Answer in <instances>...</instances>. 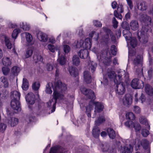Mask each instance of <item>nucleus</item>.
<instances>
[{"label": "nucleus", "mask_w": 153, "mask_h": 153, "mask_svg": "<svg viewBox=\"0 0 153 153\" xmlns=\"http://www.w3.org/2000/svg\"><path fill=\"white\" fill-rule=\"evenodd\" d=\"M140 122L141 123L145 125L146 126V128L149 129H150V126L146 118L144 117H141L140 119Z\"/></svg>", "instance_id": "34"}, {"label": "nucleus", "mask_w": 153, "mask_h": 153, "mask_svg": "<svg viewBox=\"0 0 153 153\" xmlns=\"http://www.w3.org/2000/svg\"><path fill=\"white\" fill-rule=\"evenodd\" d=\"M18 119L15 117H10L5 121L6 123L7 124L11 127L16 126L18 124Z\"/></svg>", "instance_id": "9"}, {"label": "nucleus", "mask_w": 153, "mask_h": 153, "mask_svg": "<svg viewBox=\"0 0 153 153\" xmlns=\"http://www.w3.org/2000/svg\"><path fill=\"white\" fill-rule=\"evenodd\" d=\"M107 75L109 79H114V82L115 83H116V80L117 79L116 78V74L114 71L111 69H108L107 70Z\"/></svg>", "instance_id": "20"}, {"label": "nucleus", "mask_w": 153, "mask_h": 153, "mask_svg": "<svg viewBox=\"0 0 153 153\" xmlns=\"http://www.w3.org/2000/svg\"><path fill=\"white\" fill-rule=\"evenodd\" d=\"M69 71L70 74L74 77H76L78 75L77 70L75 68H70Z\"/></svg>", "instance_id": "31"}, {"label": "nucleus", "mask_w": 153, "mask_h": 153, "mask_svg": "<svg viewBox=\"0 0 153 153\" xmlns=\"http://www.w3.org/2000/svg\"><path fill=\"white\" fill-rule=\"evenodd\" d=\"M102 29L104 31L109 33L110 34L111 39L112 41H115V40L116 38L115 36L112 34V32L109 29L106 27H103Z\"/></svg>", "instance_id": "39"}, {"label": "nucleus", "mask_w": 153, "mask_h": 153, "mask_svg": "<svg viewBox=\"0 0 153 153\" xmlns=\"http://www.w3.org/2000/svg\"><path fill=\"white\" fill-rule=\"evenodd\" d=\"M29 87V83L28 81L26 78H23V83L22 88L23 90L26 91Z\"/></svg>", "instance_id": "37"}, {"label": "nucleus", "mask_w": 153, "mask_h": 153, "mask_svg": "<svg viewBox=\"0 0 153 153\" xmlns=\"http://www.w3.org/2000/svg\"><path fill=\"white\" fill-rule=\"evenodd\" d=\"M109 145L107 143H104L102 145V149L103 152H107L110 148Z\"/></svg>", "instance_id": "47"}, {"label": "nucleus", "mask_w": 153, "mask_h": 153, "mask_svg": "<svg viewBox=\"0 0 153 153\" xmlns=\"http://www.w3.org/2000/svg\"><path fill=\"white\" fill-rule=\"evenodd\" d=\"M81 90L82 92L88 98L93 100L95 99V96L94 92L91 90H88L84 88Z\"/></svg>", "instance_id": "7"}, {"label": "nucleus", "mask_w": 153, "mask_h": 153, "mask_svg": "<svg viewBox=\"0 0 153 153\" xmlns=\"http://www.w3.org/2000/svg\"><path fill=\"white\" fill-rule=\"evenodd\" d=\"M139 19L143 26L142 31L140 32V36L138 35V38L141 40L140 41L144 43L146 42L148 37L147 32L149 29V26L151 24V18L146 14H143L140 16Z\"/></svg>", "instance_id": "2"}, {"label": "nucleus", "mask_w": 153, "mask_h": 153, "mask_svg": "<svg viewBox=\"0 0 153 153\" xmlns=\"http://www.w3.org/2000/svg\"><path fill=\"white\" fill-rule=\"evenodd\" d=\"M24 33L25 34L26 39L27 42L29 43H30L33 39L32 36L31 34L27 32H25Z\"/></svg>", "instance_id": "44"}, {"label": "nucleus", "mask_w": 153, "mask_h": 153, "mask_svg": "<svg viewBox=\"0 0 153 153\" xmlns=\"http://www.w3.org/2000/svg\"><path fill=\"white\" fill-rule=\"evenodd\" d=\"M133 150V147L130 144L126 145L125 146H122L120 149L121 153H130Z\"/></svg>", "instance_id": "12"}, {"label": "nucleus", "mask_w": 153, "mask_h": 153, "mask_svg": "<svg viewBox=\"0 0 153 153\" xmlns=\"http://www.w3.org/2000/svg\"><path fill=\"white\" fill-rule=\"evenodd\" d=\"M97 58L100 60L102 61L106 65H109L111 62V57L109 52H105V53L102 54L100 56H97Z\"/></svg>", "instance_id": "5"}, {"label": "nucleus", "mask_w": 153, "mask_h": 153, "mask_svg": "<svg viewBox=\"0 0 153 153\" xmlns=\"http://www.w3.org/2000/svg\"><path fill=\"white\" fill-rule=\"evenodd\" d=\"M90 65H91L90 66V68L91 69V71L93 73L95 70L97 64L94 62H92Z\"/></svg>", "instance_id": "51"}, {"label": "nucleus", "mask_w": 153, "mask_h": 153, "mask_svg": "<svg viewBox=\"0 0 153 153\" xmlns=\"http://www.w3.org/2000/svg\"><path fill=\"white\" fill-rule=\"evenodd\" d=\"M19 32L20 30L19 29H15L13 31L12 35V38L16 39Z\"/></svg>", "instance_id": "50"}, {"label": "nucleus", "mask_w": 153, "mask_h": 153, "mask_svg": "<svg viewBox=\"0 0 153 153\" xmlns=\"http://www.w3.org/2000/svg\"><path fill=\"white\" fill-rule=\"evenodd\" d=\"M37 37L39 40L42 42H46L48 39L47 36L45 33L39 32L37 34Z\"/></svg>", "instance_id": "18"}, {"label": "nucleus", "mask_w": 153, "mask_h": 153, "mask_svg": "<svg viewBox=\"0 0 153 153\" xmlns=\"http://www.w3.org/2000/svg\"><path fill=\"white\" fill-rule=\"evenodd\" d=\"M73 64L76 66H78L80 63V60L79 58L76 55L73 56L72 59Z\"/></svg>", "instance_id": "33"}, {"label": "nucleus", "mask_w": 153, "mask_h": 153, "mask_svg": "<svg viewBox=\"0 0 153 153\" xmlns=\"http://www.w3.org/2000/svg\"><path fill=\"white\" fill-rule=\"evenodd\" d=\"M10 69L8 67H3L2 68V71L4 75H7L10 71Z\"/></svg>", "instance_id": "55"}, {"label": "nucleus", "mask_w": 153, "mask_h": 153, "mask_svg": "<svg viewBox=\"0 0 153 153\" xmlns=\"http://www.w3.org/2000/svg\"><path fill=\"white\" fill-rule=\"evenodd\" d=\"M20 26L23 29L25 30H28L30 28V25L26 23H22L20 25Z\"/></svg>", "instance_id": "46"}, {"label": "nucleus", "mask_w": 153, "mask_h": 153, "mask_svg": "<svg viewBox=\"0 0 153 153\" xmlns=\"http://www.w3.org/2000/svg\"><path fill=\"white\" fill-rule=\"evenodd\" d=\"M117 73L118 74V77L119 79L117 80L118 82L121 80L123 78H128V74L127 72H126L124 70L119 69L117 70Z\"/></svg>", "instance_id": "10"}, {"label": "nucleus", "mask_w": 153, "mask_h": 153, "mask_svg": "<svg viewBox=\"0 0 153 153\" xmlns=\"http://www.w3.org/2000/svg\"><path fill=\"white\" fill-rule=\"evenodd\" d=\"M134 111L136 114H139L141 112L140 108L137 106H135L134 107Z\"/></svg>", "instance_id": "60"}, {"label": "nucleus", "mask_w": 153, "mask_h": 153, "mask_svg": "<svg viewBox=\"0 0 153 153\" xmlns=\"http://www.w3.org/2000/svg\"><path fill=\"white\" fill-rule=\"evenodd\" d=\"M112 22L113 27L114 28H116L118 27V22L114 17L113 18Z\"/></svg>", "instance_id": "59"}, {"label": "nucleus", "mask_w": 153, "mask_h": 153, "mask_svg": "<svg viewBox=\"0 0 153 153\" xmlns=\"http://www.w3.org/2000/svg\"><path fill=\"white\" fill-rule=\"evenodd\" d=\"M100 133V129L97 126H95L92 130V134L94 137L96 138L98 137Z\"/></svg>", "instance_id": "27"}, {"label": "nucleus", "mask_w": 153, "mask_h": 153, "mask_svg": "<svg viewBox=\"0 0 153 153\" xmlns=\"http://www.w3.org/2000/svg\"><path fill=\"white\" fill-rule=\"evenodd\" d=\"M26 100L28 103L33 104L35 102V96L33 93H29L26 97Z\"/></svg>", "instance_id": "13"}, {"label": "nucleus", "mask_w": 153, "mask_h": 153, "mask_svg": "<svg viewBox=\"0 0 153 153\" xmlns=\"http://www.w3.org/2000/svg\"><path fill=\"white\" fill-rule=\"evenodd\" d=\"M111 51L112 54L115 55L117 53V49L114 45H112L111 47Z\"/></svg>", "instance_id": "53"}, {"label": "nucleus", "mask_w": 153, "mask_h": 153, "mask_svg": "<svg viewBox=\"0 0 153 153\" xmlns=\"http://www.w3.org/2000/svg\"><path fill=\"white\" fill-rule=\"evenodd\" d=\"M107 132L109 137L111 139H114L115 137V134L114 131L111 128L107 129Z\"/></svg>", "instance_id": "32"}, {"label": "nucleus", "mask_w": 153, "mask_h": 153, "mask_svg": "<svg viewBox=\"0 0 153 153\" xmlns=\"http://www.w3.org/2000/svg\"><path fill=\"white\" fill-rule=\"evenodd\" d=\"M20 71L19 68L17 66H14L13 67L11 70V71L13 74H17Z\"/></svg>", "instance_id": "52"}, {"label": "nucleus", "mask_w": 153, "mask_h": 153, "mask_svg": "<svg viewBox=\"0 0 153 153\" xmlns=\"http://www.w3.org/2000/svg\"><path fill=\"white\" fill-rule=\"evenodd\" d=\"M11 97L12 100H19L20 97V94L18 91H14L11 93Z\"/></svg>", "instance_id": "26"}, {"label": "nucleus", "mask_w": 153, "mask_h": 153, "mask_svg": "<svg viewBox=\"0 0 153 153\" xmlns=\"http://www.w3.org/2000/svg\"><path fill=\"white\" fill-rule=\"evenodd\" d=\"M121 26L124 30L130 29L128 24L126 22H123L121 24Z\"/></svg>", "instance_id": "54"}, {"label": "nucleus", "mask_w": 153, "mask_h": 153, "mask_svg": "<svg viewBox=\"0 0 153 153\" xmlns=\"http://www.w3.org/2000/svg\"><path fill=\"white\" fill-rule=\"evenodd\" d=\"M83 77L85 81L87 83H89L91 82V76L88 71H85L83 73Z\"/></svg>", "instance_id": "19"}, {"label": "nucleus", "mask_w": 153, "mask_h": 153, "mask_svg": "<svg viewBox=\"0 0 153 153\" xmlns=\"http://www.w3.org/2000/svg\"><path fill=\"white\" fill-rule=\"evenodd\" d=\"M126 117L130 120H133L135 118L134 114L132 112H128L126 114Z\"/></svg>", "instance_id": "45"}, {"label": "nucleus", "mask_w": 153, "mask_h": 153, "mask_svg": "<svg viewBox=\"0 0 153 153\" xmlns=\"http://www.w3.org/2000/svg\"><path fill=\"white\" fill-rule=\"evenodd\" d=\"M4 38L6 46L7 48L11 49L12 47V45L9 40V38L7 36H5Z\"/></svg>", "instance_id": "38"}, {"label": "nucleus", "mask_w": 153, "mask_h": 153, "mask_svg": "<svg viewBox=\"0 0 153 153\" xmlns=\"http://www.w3.org/2000/svg\"><path fill=\"white\" fill-rule=\"evenodd\" d=\"M70 48L68 45H64V51L65 53H68L70 51Z\"/></svg>", "instance_id": "64"}, {"label": "nucleus", "mask_w": 153, "mask_h": 153, "mask_svg": "<svg viewBox=\"0 0 153 153\" xmlns=\"http://www.w3.org/2000/svg\"><path fill=\"white\" fill-rule=\"evenodd\" d=\"M137 8L141 11H144L147 9V5L145 2L142 1L139 4L137 5Z\"/></svg>", "instance_id": "28"}, {"label": "nucleus", "mask_w": 153, "mask_h": 153, "mask_svg": "<svg viewBox=\"0 0 153 153\" xmlns=\"http://www.w3.org/2000/svg\"><path fill=\"white\" fill-rule=\"evenodd\" d=\"M40 86V84L39 82H35L32 84V88L34 91H37L38 90Z\"/></svg>", "instance_id": "40"}, {"label": "nucleus", "mask_w": 153, "mask_h": 153, "mask_svg": "<svg viewBox=\"0 0 153 153\" xmlns=\"http://www.w3.org/2000/svg\"><path fill=\"white\" fill-rule=\"evenodd\" d=\"M122 101L124 105L128 106L132 103V98L131 96L129 94H126L123 97Z\"/></svg>", "instance_id": "11"}, {"label": "nucleus", "mask_w": 153, "mask_h": 153, "mask_svg": "<svg viewBox=\"0 0 153 153\" xmlns=\"http://www.w3.org/2000/svg\"><path fill=\"white\" fill-rule=\"evenodd\" d=\"M67 87L65 84L63 83L61 81H59L55 84L53 87V98L47 102L48 107L52 106V112L55 111L57 99L62 100L64 99L63 93L66 90Z\"/></svg>", "instance_id": "1"}, {"label": "nucleus", "mask_w": 153, "mask_h": 153, "mask_svg": "<svg viewBox=\"0 0 153 153\" xmlns=\"http://www.w3.org/2000/svg\"><path fill=\"white\" fill-rule=\"evenodd\" d=\"M131 86L134 88L140 89L143 88L144 84L142 80L135 78L133 79L131 83Z\"/></svg>", "instance_id": "6"}, {"label": "nucleus", "mask_w": 153, "mask_h": 153, "mask_svg": "<svg viewBox=\"0 0 153 153\" xmlns=\"http://www.w3.org/2000/svg\"><path fill=\"white\" fill-rule=\"evenodd\" d=\"M78 55L82 59H87L88 56V50H81L78 53Z\"/></svg>", "instance_id": "17"}, {"label": "nucleus", "mask_w": 153, "mask_h": 153, "mask_svg": "<svg viewBox=\"0 0 153 153\" xmlns=\"http://www.w3.org/2000/svg\"><path fill=\"white\" fill-rule=\"evenodd\" d=\"M2 63L4 66L9 67L11 65V60L9 57H4L2 59Z\"/></svg>", "instance_id": "23"}, {"label": "nucleus", "mask_w": 153, "mask_h": 153, "mask_svg": "<svg viewBox=\"0 0 153 153\" xmlns=\"http://www.w3.org/2000/svg\"><path fill=\"white\" fill-rule=\"evenodd\" d=\"M130 26L131 29L134 30H137L139 27L138 22L135 20L131 21L130 23Z\"/></svg>", "instance_id": "21"}, {"label": "nucleus", "mask_w": 153, "mask_h": 153, "mask_svg": "<svg viewBox=\"0 0 153 153\" xmlns=\"http://www.w3.org/2000/svg\"><path fill=\"white\" fill-rule=\"evenodd\" d=\"M58 58L57 61L59 64L61 65H64L66 62V59L65 56L63 55H60V52L59 51L58 52Z\"/></svg>", "instance_id": "24"}, {"label": "nucleus", "mask_w": 153, "mask_h": 153, "mask_svg": "<svg viewBox=\"0 0 153 153\" xmlns=\"http://www.w3.org/2000/svg\"><path fill=\"white\" fill-rule=\"evenodd\" d=\"M59 80H58L59 81ZM58 81H57L56 82L54 83V85H52V84L51 83H48L46 85V89L45 90L47 94H51L52 93V91L51 89V86H52L53 88V87H54L55 84Z\"/></svg>", "instance_id": "35"}, {"label": "nucleus", "mask_w": 153, "mask_h": 153, "mask_svg": "<svg viewBox=\"0 0 153 153\" xmlns=\"http://www.w3.org/2000/svg\"><path fill=\"white\" fill-rule=\"evenodd\" d=\"M83 41L82 39L78 40L76 43V47L77 48H80L82 47H83Z\"/></svg>", "instance_id": "48"}, {"label": "nucleus", "mask_w": 153, "mask_h": 153, "mask_svg": "<svg viewBox=\"0 0 153 153\" xmlns=\"http://www.w3.org/2000/svg\"><path fill=\"white\" fill-rule=\"evenodd\" d=\"M142 57L141 56H138L134 60L133 63L134 65V69L138 74H141L143 69L142 68Z\"/></svg>", "instance_id": "3"}, {"label": "nucleus", "mask_w": 153, "mask_h": 153, "mask_svg": "<svg viewBox=\"0 0 153 153\" xmlns=\"http://www.w3.org/2000/svg\"><path fill=\"white\" fill-rule=\"evenodd\" d=\"M130 42V44L132 48H134L136 46L137 44V42L135 38L134 37L131 38Z\"/></svg>", "instance_id": "43"}, {"label": "nucleus", "mask_w": 153, "mask_h": 153, "mask_svg": "<svg viewBox=\"0 0 153 153\" xmlns=\"http://www.w3.org/2000/svg\"><path fill=\"white\" fill-rule=\"evenodd\" d=\"M129 29L124 30L123 32V35L126 39H128L131 37V34L129 30Z\"/></svg>", "instance_id": "36"}, {"label": "nucleus", "mask_w": 153, "mask_h": 153, "mask_svg": "<svg viewBox=\"0 0 153 153\" xmlns=\"http://www.w3.org/2000/svg\"><path fill=\"white\" fill-rule=\"evenodd\" d=\"M148 76L149 79L153 77V70L152 68H150L148 70Z\"/></svg>", "instance_id": "63"}, {"label": "nucleus", "mask_w": 153, "mask_h": 153, "mask_svg": "<svg viewBox=\"0 0 153 153\" xmlns=\"http://www.w3.org/2000/svg\"><path fill=\"white\" fill-rule=\"evenodd\" d=\"M141 134L143 137H146L149 134V132L146 129H144L142 130Z\"/></svg>", "instance_id": "56"}, {"label": "nucleus", "mask_w": 153, "mask_h": 153, "mask_svg": "<svg viewBox=\"0 0 153 153\" xmlns=\"http://www.w3.org/2000/svg\"><path fill=\"white\" fill-rule=\"evenodd\" d=\"M33 53V50L30 48H28L26 50L24 55L23 56L24 59L28 58L31 56Z\"/></svg>", "instance_id": "30"}, {"label": "nucleus", "mask_w": 153, "mask_h": 153, "mask_svg": "<svg viewBox=\"0 0 153 153\" xmlns=\"http://www.w3.org/2000/svg\"><path fill=\"white\" fill-rule=\"evenodd\" d=\"M0 81L1 84L4 88H7L8 86V82L7 78L4 76L1 77Z\"/></svg>", "instance_id": "29"}, {"label": "nucleus", "mask_w": 153, "mask_h": 153, "mask_svg": "<svg viewBox=\"0 0 153 153\" xmlns=\"http://www.w3.org/2000/svg\"><path fill=\"white\" fill-rule=\"evenodd\" d=\"M94 103V101L91 100L86 108V113L88 117H91V111L93 109Z\"/></svg>", "instance_id": "14"}, {"label": "nucleus", "mask_w": 153, "mask_h": 153, "mask_svg": "<svg viewBox=\"0 0 153 153\" xmlns=\"http://www.w3.org/2000/svg\"><path fill=\"white\" fill-rule=\"evenodd\" d=\"M145 91L146 93L148 95L152 96L153 95V88L149 84H146L145 86Z\"/></svg>", "instance_id": "25"}, {"label": "nucleus", "mask_w": 153, "mask_h": 153, "mask_svg": "<svg viewBox=\"0 0 153 153\" xmlns=\"http://www.w3.org/2000/svg\"><path fill=\"white\" fill-rule=\"evenodd\" d=\"M94 35L95 36V39L97 40L99 37V35L97 33H96L94 31H92L89 34V37L92 38Z\"/></svg>", "instance_id": "58"}, {"label": "nucleus", "mask_w": 153, "mask_h": 153, "mask_svg": "<svg viewBox=\"0 0 153 153\" xmlns=\"http://www.w3.org/2000/svg\"><path fill=\"white\" fill-rule=\"evenodd\" d=\"M94 104L95 105L94 107V114L93 116V117H96V114L97 113H100L102 111L104 106L102 103L100 102H95Z\"/></svg>", "instance_id": "8"}, {"label": "nucleus", "mask_w": 153, "mask_h": 153, "mask_svg": "<svg viewBox=\"0 0 153 153\" xmlns=\"http://www.w3.org/2000/svg\"><path fill=\"white\" fill-rule=\"evenodd\" d=\"M93 23L94 26L97 27H100L102 25V24L100 22L97 20L94 21H93Z\"/></svg>", "instance_id": "61"}, {"label": "nucleus", "mask_w": 153, "mask_h": 153, "mask_svg": "<svg viewBox=\"0 0 153 153\" xmlns=\"http://www.w3.org/2000/svg\"><path fill=\"white\" fill-rule=\"evenodd\" d=\"M48 48L50 51L53 53L54 52L55 50H57V48L51 44H49L48 45Z\"/></svg>", "instance_id": "49"}, {"label": "nucleus", "mask_w": 153, "mask_h": 153, "mask_svg": "<svg viewBox=\"0 0 153 153\" xmlns=\"http://www.w3.org/2000/svg\"><path fill=\"white\" fill-rule=\"evenodd\" d=\"M33 59L35 62H37L39 61L42 62L43 60L42 57L39 54L34 55L33 56Z\"/></svg>", "instance_id": "41"}, {"label": "nucleus", "mask_w": 153, "mask_h": 153, "mask_svg": "<svg viewBox=\"0 0 153 153\" xmlns=\"http://www.w3.org/2000/svg\"><path fill=\"white\" fill-rule=\"evenodd\" d=\"M133 126L136 131H139L140 129V126L138 123H135Z\"/></svg>", "instance_id": "62"}, {"label": "nucleus", "mask_w": 153, "mask_h": 153, "mask_svg": "<svg viewBox=\"0 0 153 153\" xmlns=\"http://www.w3.org/2000/svg\"><path fill=\"white\" fill-rule=\"evenodd\" d=\"M125 126L128 127H132L133 125V122L131 120H129L125 123Z\"/></svg>", "instance_id": "57"}, {"label": "nucleus", "mask_w": 153, "mask_h": 153, "mask_svg": "<svg viewBox=\"0 0 153 153\" xmlns=\"http://www.w3.org/2000/svg\"><path fill=\"white\" fill-rule=\"evenodd\" d=\"M91 40L89 38H87L85 39L83 42V48L88 50L91 47Z\"/></svg>", "instance_id": "22"}, {"label": "nucleus", "mask_w": 153, "mask_h": 153, "mask_svg": "<svg viewBox=\"0 0 153 153\" xmlns=\"http://www.w3.org/2000/svg\"><path fill=\"white\" fill-rule=\"evenodd\" d=\"M105 121V119L104 117L102 116L99 117L98 120L95 121V124L96 125L99 126Z\"/></svg>", "instance_id": "42"}, {"label": "nucleus", "mask_w": 153, "mask_h": 153, "mask_svg": "<svg viewBox=\"0 0 153 153\" xmlns=\"http://www.w3.org/2000/svg\"><path fill=\"white\" fill-rule=\"evenodd\" d=\"M125 86L122 83H120L116 86V93L118 95H123L125 91Z\"/></svg>", "instance_id": "16"}, {"label": "nucleus", "mask_w": 153, "mask_h": 153, "mask_svg": "<svg viewBox=\"0 0 153 153\" xmlns=\"http://www.w3.org/2000/svg\"><path fill=\"white\" fill-rule=\"evenodd\" d=\"M10 105L12 108L14 110H16L17 111H19L21 110V108L20 107V103L18 100H12Z\"/></svg>", "instance_id": "15"}, {"label": "nucleus", "mask_w": 153, "mask_h": 153, "mask_svg": "<svg viewBox=\"0 0 153 153\" xmlns=\"http://www.w3.org/2000/svg\"><path fill=\"white\" fill-rule=\"evenodd\" d=\"M135 145L137 150L139 149L141 146H142L145 149H148L149 148V142L145 139L141 141H140L138 139H136L135 140Z\"/></svg>", "instance_id": "4"}]
</instances>
